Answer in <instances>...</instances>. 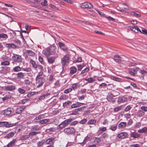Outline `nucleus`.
<instances>
[{
    "instance_id": "nucleus-46",
    "label": "nucleus",
    "mask_w": 147,
    "mask_h": 147,
    "mask_svg": "<svg viewBox=\"0 0 147 147\" xmlns=\"http://www.w3.org/2000/svg\"><path fill=\"white\" fill-rule=\"evenodd\" d=\"M122 108V106L121 105L117 107H115L114 109V112H117L121 110Z\"/></svg>"
},
{
    "instance_id": "nucleus-8",
    "label": "nucleus",
    "mask_w": 147,
    "mask_h": 147,
    "mask_svg": "<svg viewBox=\"0 0 147 147\" xmlns=\"http://www.w3.org/2000/svg\"><path fill=\"white\" fill-rule=\"evenodd\" d=\"M81 6L83 8L92 9L93 8V5L90 3L86 2H84L81 5Z\"/></svg>"
},
{
    "instance_id": "nucleus-49",
    "label": "nucleus",
    "mask_w": 147,
    "mask_h": 147,
    "mask_svg": "<svg viewBox=\"0 0 147 147\" xmlns=\"http://www.w3.org/2000/svg\"><path fill=\"white\" fill-rule=\"evenodd\" d=\"M89 70V68L88 67H86L84 69L82 70L81 73V74H84L86 73Z\"/></svg>"
},
{
    "instance_id": "nucleus-30",
    "label": "nucleus",
    "mask_w": 147,
    "mask_h": 147,
    "mask_svg": "<svg viewBox=\"0 0 147 147\" xmlns=\"http://www.w3.org/2000/svg\"><path fill=\"white\" fill-rule=\"evenodd\" d=\"M16 140L15 139H13L10 142L8 143L7 145V147H12L14 145V143Z\"/></svg>"
},
{
    "instance_id": "nucleus-62",
    "label": "nucleus",
    "mask_w": 147,
    "mask_h": 147,
    "mask_svg": "<svg viewBox=\"0 0 147 147\" xmlns=\"http://www.w3.org/2000/svg\"><path fill=\"white\" fill-rule=\"evenodd\" d=\"M87 120L86 119H83L81 120L80 121V123L81 124H84L87 121Z\"/></svg>"
},
{
    "instance_id": "nucleus-9",
    "label": "nucleus",
    "mask_w": 147,
    "mask_h": 147,
    "mask_svg": "<svg viewBox=\"0 0 147 147\" xmlns=\"http://www.w3.org/2000/svg\"><path fill=\"white\" fill-rule=\"evenodd\" d=\"M115 92L116 93L115 95H114L112 93H110L107 96V99L109 101H111L112 99H113L114 98L119 94V92L115 91Z\"/></svg>"
},
{
    "instance_id": "nucleus-40",
    "label": "nucleus",
    "mask_w": 147,
    "mask_h": 147,
    "mask_svg": "<svg viewBox=\"0 0 147 147\" xmlns=\"http://www.w3.org/2000/svg\"><path fill=\"white\" fill-rule=\"evenodd\" d=\"M8 37V36L6 34L3 33L0 34V38H3L4 39V40L7 39Z\"/></svg>"
},
{
    "instance_id": "nucleus-29",
    "label": "nucleus",
    "mask_w": 147,
    "mask_h": 147,
    "mask_svg": "<svg viewBox=\"0 0 147 147\" xmlns=\"http://www.w3.org/2000/svg\"><path fill=\"white\" fill-rule=\"evenodd\" d=\"M50 94L49 93H47L46 94H43L42 95L40 96L38 98V99L40 100H42L44 99L45 97L47 96H48Z\"/></svg>"
},
{
    "instance_id": "nucleus-13",
    "label": "nucleus",
    "mask_w": 147,
    "mask_h": 147,
    "mask_svg": "<svg viewBox=\"0 0 147 147\" xmlns=\"http://www.w3.org/2000/svg\"><path fill=\"white\" fill-rule=\"evenodd\" d=\"M45 142L47 144L53 145L55 141V139L53 138H49L45 140Z\"/></svg>"
},
{
    "instance_id": "nucleus-21",
    "label": "nucleus",
    "mask_w": 147,
    "mask_h": 147,
    "mask_svg": "<svg viewBox=\"0 0 147 147\" xmlns=\"http://www.w3.org/2000/svg\"><path fill=\"white\" fill-rule=\"evenodd\" d=\"M127 124L125 122H122L118 125V127L119 129H123L127 126Z\"/></svg>"
},
{
    "instance_id": "nucleus-22",
    "label": "nucleus",
    "mask_w": 147,
    "mask_h": 147,
    "mask_svg": "<svg viewBox=\"0 0 147 147\" xmlns=\"http://www.w3.org/2000/svg\"><path fill=\"white\" fill-rule=\"evenodd\" d=\"M121 57L118 55H115L114 57V60L117 63L121 62Z\"/></svg>"
},
{
    "instance_id": "nucleus-48",
    "label": "nucleus",
    "mask_w": 147,
    "mask_h": 147,
    "mask_svg": "<svg viewBox=\"0 0 147 147\" xmlns=\"http://www.w3.org/2000/svg\"><path fill=\"white\" fill-rule=\"evenodd\" d=\"M18 90L21 94H24L26 92V91L24 90L21 88H19Z\"/></svg>"
},
{
    "instance_id": "nucleus-12",
    "label": "nucleus",
    "mask_w": 147,
    "mask_h": 147,
    "mask_svg": "<svg viewBox=\"0 0 147 147\" xmlns=\"http://www.w3.org/2000/svg\"><path fill=\"white\" fill-rule=\"evenodd\" d=\"M127 100V98L124 96L119 97L118 98L117 101V102L119 104L120 103H123L124 102L126 101Z\"/></svg>"
},
{
    "instance_id": "nucleus-6",
    "label": "nucleus",
    "mask_w": 147,
    "mask_h": 147,
    "mask_svg": "<svg viewBox=\"0 0 147 147\" xmlns=\"http://www.w3.org/2000/svg\"><path fill=\"white\" fill-rule=\"evenodd\" d=\"M49 47L52 55H57V53L58 52V50L55 46L54 45H53Z\"/></svg>"
},
{
    "instance_id": "nucleus-47",
    "label": "nucleus",
    "mask_w": 147,
    "mask_h": 147,
    "mask_svg": "<svg viewBox=\"0 0 147 147\" xmlns=\"http://www.w3.org/2000/svg\"><path fill=\"white\" fill-rule=\"evenodd\" d=\"M39 133H38L37 131H33L32 132H30L29 134V135L30 136H35L36 135H37V134H38Z\"/></svg>"
},
{
    "instance_id": "nucleus-26",
    "label": "nucleus",
    "mask_w": 147,
    "mask_h": 147,
    "mask_svg": "<svg viewBox=\"0 0 147 147\" xmlns=\"http://www.w3.org/2000/svg\"><path fill=\"white\" fill-rule=\"evenodd\" d=\"M117 129V125H113L110 126L109 127V129L111 130L112 131H115Z\"/></svg>"
},
{
    "instance_id": "nucleus-38",
    "label": "nucleus",
    "mask_w": 147,
    "mask_h": 147,
    "mask_svg": "<svg viewBox=\"0 0 147 147\" xmlns=\"http://www.w3.org/2000/svg\"><path fill=\"white\" fill-rule=\"evenodd\" d=\"M137 114L139 117H142L144 115V113L142 110H140L138 111L137 112Z\"/></svg>"
},
{
    "instance_id": "nucleus-41",
    "label": "nucleus",
    "mask_w": 147,
    "mask_h": 147,
    "mask_svg": "<svg viewBox=\"0 0 147 147\" xmlns=\"http://www.w3.org/2000/svg\"><path fill=\"white\" fill-rule=\"evenodd\" d=\"M39 92H33L28 93L27 94V96L30 97L31 96L36 94H38Z\"/></svg>"
},
{
    "instance_id": "nucleus-51",
    "label": "nucleus",
    "mask_w": 147,
    "mask_h": 147,
    "mask_svg": "<svg viewBox=\"0 0 147 147\" xmlns=\"http://www.w3.org/2000/svg\"><path fill=\"white\" fill-rule=\"evenodd\" d=\"M78 123V122L77 121H71L69 124L70 126H74L77 124Z\"/></svg>"
},
{
    "instance_id": "nucleus-59",
    "label": "nucleus",
    "mask_w": 147,
    "mask_h": 147,
    "mask_svg": "<svg viewBox=\"0 0 147 147\" xmlns=\"http://www.w3.org/2000/svg\"><path fill=\"white\" fill-rule=\"evenodd\" d=\"M72 90V89L71 88H69L66 89L64 91V93H68L69 92H71Z\"/></svg>"
},
{
    "instance_id": "nucleus-19",
    "label": "nucleus",
    "mask_w": 147,
    "mask_h": 147,
    "mask_svg": "<svg viewBox=\"0 0 147 147\" xmlns=\"http://www.w3.org/2000/svg\"><path fill=\"white\" fill-rule=\"evenodd\" d=\"M43 54L47 56L52 55L49 47L46 48L43 51Z\"/></svg>"
},
{
    "instance_id": "nucleus-43",
    "label": "nucleus",
    "mask_w": 147,
    "mask_h": 147,
    "mask_svg": "<svg viewBox=\"0 0 147 147\" xmlns=\"http://www.w3.org/2000/svg\"><path fill=\"white\" fill-rule=\"evenodd\" d=\"M111 79L117 82H120L121 80V78H117L114 76H111Z\"/></svg>"
},
{
    "instance_id": "nucleus-39",
    "label": "nucleus",
    "mask_w": 147,
    "mask_h": 147,
    "mask_svg": "<svg viewBox=\"0 0 147 147\" xmlns=\"http://www.w3.org/2000/svg\"><path fill=\"white\" fill-rule=\"evenodd\" d=\"M96 122L95 119H90L89 120L87 123L88 124L92 125L94 124Z\"/></svg>"
},
{
    "instance_id": "nucleus-5",
    "label": "nucleus",
    "mask_w": 147,
    "mask_h": 147,
    "mask_svg": "<svg viewBox=\"0 0 147 147\" xmlns=\"http://www.w3.org/2000/svg\"><path fill=\"white\" fill-rule=\"evenodd\" d=\"M69 57L68 55H66L61 59V63L63 66H64L68 63Z\"/></svg>"
},
{
    "instance_id": "nucleus-28",
    "label": "nucleus",
    "mask_w": 147,
    "mask_h": 147,
    "mask_svg": "<svg viewBox=\"0 0 147 147\" xmlns=\"http://www.w3.org/2000/svg\"><path fill=\"white\" fill-rule=\"evenodd\" d=\"M81 106L80 102H77L73 104L71 106V107L72 108H74L77 107H80Z\"/></svg>"
},
{
    "instance_id": "nucleus-64",
    "label": "nucleus",
    "mask_w": 147,
    "mask_h": 147,
    "mask_svg": "<svg viewBox=\"0 0 147 147\" xmlns=\"http://www.w3.org/2000/svg\"><path fill=\"white\" fill-rule=\"evenodd\" d=\"M95 141L97 143H99L101 141V139L100 138L98 137H95Z\"/></svg>"
},
{
    "instance_id": "nucleus-11",
    "label": "nucleus",
    "mask_w": 147,
    "mask_h": 147,
    "mask_svg": "<svg viewBox=\"0 0 147 147\" xmlns=\"http://www.w3.org/2000/svg\"><path fill=\"white\" fill-rule=\"evenodd\" d=\"M13 109L12 108H8L4 110V115H10L13 112Z\"/></svg>"
},
{
    "instance_id": "nucleus-56",
    "label": "nucleus",
    "mask_w": 147,
    "mask_h": 147,
    "mask_svg": "<svg viewBox=\"0 0 147 147\" xmlns=\"http://www.w3.org/2000/svg\"><path fill=\"white\" fill-rule=\"evenodd\" d=\"M41 4L44 6H47L48 5L47 4V1L46 0H44V1H42L41 2Z\"/></svg>"
},
{
    "instance_id": "nucleus-10",
    "label": "nucleus",
    "mask_w": 147,
    "mask_h": 147,
    "mask_svg": "<svg viewBox=\"0 0 147 147\" xmlns=\"http://www.w3.org/2000/svg\"><path fill=\"white\" fill-rule=\"evenodd\" d=\"M57 57V55L55 56H51L49 57H47V60L48 63L49 64H52L53 63L55 62V59Z\"/></svg>"
},
{
    "instance_id": "nucleus-42",
    "label": "nucleus",
    "mask_w": 147,
    "mask_h": 147,
    "mask_svg": "<svg viewBox=\"0 0 147 147\" xmlns=\"http://www.w3.org/2000/svg\"><path fill=\"white\" fill-rule=\"evenodd\" d=\"M45 140H42L41 141L38 142L37 143V146H40L43 145L45 143Z\"/></svg>"
},
{
    "instance_id": "nucleus-18",
    "label": "nucleus",
    "mask_w": 147,
    "mask_h": 147,
    "mask_svg": "<svg viewBox=\"0 0 147 147\" xmlns=\"http://www.w3.org/2000/svg\"><path fill=\"white\" fill-rule=\"evenodd\" d=\"M69 70V73L73 75L76 72L77 69L76 67L72 66L70 67Z\"/></svg>"
},
{
    "instance_id": "nucleus-31",
    "label": "nucleus",
    "mask_w": 147,
    "mask_h": 147,
    "mask_svg": "<svg viewBox=\"0 0 147 147\" xmlns=\"http://www.w3.org/2000/svg\"><path fill=\"white\" fill-rule=\"evenodd\" d=\"M85 81H87V83L86 84H87L88 83H92L94 81V79L92 78H86L85 79Z\"/></svg>"
},
{
    "instance_id": "nucleus-24",
    "label": "nucleus",
    "mask_w": 147,
    "mask_h": 147,
    "mask_svg": "<svg viewBox=\"0 0 147 147\" xmlns=\"http://www.w3.org/2000/svg\"><path fill=\"white\" fill-rule=\"evenodd\" d=\"M17 78L19 79H24L25 76L24 74L22 72L18 73L17 74Z\"/></svg>"
},
{
    "instance_id": "nucleus-23",
    "label": "nucleus",
    "mask_w": 147,
    "mask_h": 147,
    "mask_svg": "<svg viewBox=\"0 0 147 147\" xmlns=\"http://www.w3.org/2000/svg\"><path fill=\"white\" fill-rule=\"evenodd\" d=\"M130 28L132 31H134L136 33L138 32V31H139L140 30L138 26H130Z\"/></svg>"
},
{
    "instance_id": "nucleus-14",
    "label": "nucleus",
    "mask_w": 147,
    "mask_h": 147,
    "mask_svg": "<svg viewBox=\"0 0 147 147\" xmlns=\"http://www.w3.org/2000/svg\"><path fill=\"white\" fill-rule=\"evenodd\" d=\"M128 137V134L126 132H121L117 135V137L120 139L127 138Z\"/></svg>"
},
{
    "instance_id": "nucleus-34",
    "label": "nucleus",
    "mask_w": 147,
    "mask_h": 147,
    "mask_svg": "<svg viewBox=\"0 0 147 147\" xmlns=\"http://www.w3.org/2000/svg\"><path fill=\"white\" fill-rule=\"evenodd\" d=\"M26 53L28 54V55L31 56H33L34 55V53L33 51L30 50H26Z\"/></svg>"
},
{
    "instance_id": "nucleus-36",
    "label": "nucleus",
    "mask_w": 147,
    "mask_h": 147,
    "mask_svg": "<svg viewBox=\"0 0 147 147\" xmlns=\"http://www.w3.org/2000/svg\"><path fill=\"white\" fill-rule=\"evenodd\" d=\"M147 131V127H144L142 129H140L138 131V132L140 133H144Z\"/></svg>"
},
{
    "instance_id": "nucleus-35",
    "label": "nucleus",
    "mask_w": 147,
    "mask_h": 147,
    "mask_svg": "<svg viewBox=\"0 0 147 147\" xmlns=\"http://www.w3.org/2000/svg\"><path fill=\"white\" fill-rule=\"evenodd\" d=\"M30 63H31L33 67L35 68L36 69L37 67V65L36 63L32 59H31L30 60Z\"/></svg>"
},
{
    "instance_id": "nucleus-45",
    "label": "nucleus",
    "mask_w": 147,
    "mask_h": 147,
    "mask_svg": "<svg viewBox=\"0 0 147 147\" xmlns=\"http://www.w3.org/2000/svg\"><path fill=\"white\" fill-rule=\"evenodd\" d=\"M84 67V65L83 64L77 65V67L78 68V70L79 71H81Z\"/></svg>"
},
{
    "instance_id": "nucleus-7",
    "label": "nucleus",
    "mask_w": 147,
    "mask_h": 147,
    "mask_svg": "<svg viewBox=\"0 0 147 147\" xmlns=\"http://www.w3.org/2000/svg\"><path fill=\"white\" fill-rule=\"evenodd\" d=\"M16 125V123H9L7 121H3L0 122V127L5 126L7 127H11Z\"/></svg>"
},
{
    "instance_id": "nucleus-60",
    "label": "nucleus",
    "mask_w": 147,
    "mask_h": 147,
    "mask_svg": "<svg viewBox=\"0 0 147 147\" xmlns=\"http://www.w3.org/2000/svg\"><path fill=\"white\" fill-rule=\"evenodd\" d=\"M23 70L27 72H30L32 71L30 67L24 68L23 69Z\"/></svg>"
},
{
    "instance_id": "nucleus-27",
    "label": "nucleus",
    "mask_w": 147,
    "mask_h": 147,
    "mask_svg": "<svg viewBox=\"0 0 147 147\" xmlns=\"http://www.w3.org/2000/svg\"><path fill=\"white\" fill-rule=\"evenodd\" d=\"M5 46L6 47L8 48H15L16 47V45H15L14 44L12 43L6 44L5 45Z\"/></svg>"
},
{
    "instance_id": "nucleus-2",
    "label": "nucleus",
    "mask_w": 147,
    "mask_h": 147,
    "mask_svg": "<svg viewBox=\"0 0 147 147\" xmlns=\"http://www.w3.org/2000/svg\"><path fill=\"white\" fill-rule=\"evenodd\" d=\"M12 59L13 61L18 63H21L22 62V56L18 55L13 54L12 57Z\"/></svg>"
},
{
    "instance_id": "nucleus-52",
    "label": "nucleus",
    "mask_w": 147,
    "mask_h": 147,
    "mask_svg": "<svg viewBox=\"0 0 147 147\" xmlns=\"http://www.w3.org/2000/svg\"><path fill=\"white\" fill-rule=\"evenodd\" d=\"M10 64L9 62L7 61H5L4 62H2L1 65H8Z\"/></svg>"
},
{
    "instance_id": "nucleus-55",
    "label": "nucleus",
    "mask_w": 147,
    "mask_h": 147,
    "mask_svg": "<svg viewBox=\"0 0 147 147\" xmlns=\"http://www.w3.org/2000/svg\"><path fill=\"white\" fill-rule=\"evenodd\" d=\"M131 14L134 15V16L138 18L141 16V15L137 13H135L134 11H132L131 12Z\"/></svg>"
},
{
    "instance_id": "nucleus-58",
    "label": "nucleus",
    "mask_w": 147,
    "mask_h": 147,
    "mask_svg": "<svg viewBox=\"0 0 147 147\" xmlns=\"http://www.w3.org/2000/svg\"><path fill=\"white\" fill-rule=\"evenodd\" d=\"M44 117V116L43 115H40L38 116L37 117H36L35 119V120H39L41 119H42Z\"/></svg>"
},
{
    "instance_id": "nucleus-3",
    "label": "nucleus",
    "mask_w": 147,
    "mask_h": 147,
    "mask_svg": "<svg viewBox=\"0 0 147 147\" xmlns=\"http://www.w3.org/2000/svg\"><path fill=\"white\" fill-rule=\"evenodd\" d=\"M45 78H36V84L37 85V87L39 88L42 86L45 81Z\"/></svg>"
},
{
    "instance_id": "nucleus-37",
    "label": "nucleus",
    "mask_w": 147,
    "mask_h": 147,
    "mask_svg": "<svg viewBox=\"0 0 147 147\" xmlns=\"http://www.w3.org/2000/svg\"><path fill=\"white\" fill-rule=\"evenodd\" d=\"M49 121V119H44L42 120H40L39 122L41 124H44Z\"/></svg>"
},
{
    "instance_id": "nucleus-53",
    "label": "nucleus",
    "mask_w": 147,
    "mask_h": 147,
    "mask_svg": "<svg viewBox=\"0 0 147 147\" xmlns=\"http://www.w3.org/2000/svg\"><path fill=\"white\" fill-rule=\"evenodd\" d=\"M88 138V136H87L86 137L84 138V140H83V141L81 142H79V143L81 145L83 146L84 144L86 142V141L87 140V138Z\"/></svg>"
},
{
    "instance_id": "nucleus-15",
    "label": "nucleus",
    "mask_w": 147,
    "mask_h": 147,
    "mask_svg": "<svg viewBox=\"0 0 147 147\" xmlns=\"http://www.w3.org/2000/svg\"><path fill=\"white\" fill-rule=\"evenodd\" d=\"M26 106L23 105L21 107L17 108L16 110V113L18 114L21 113L26 108Z\"/></svg>"
},
{
    "instance_id": "nucleus-16",
    "label": "nucleus",
    "mask_w": 147,
    "mask_h": 147,
    "mask_svg": "<svg viewBox=\"0 0 147 147\" xmlns=\"http://www.w3.org/2000/svg\"><path fill=\"white\" fill-rule=\"evenodd\" d=\"M5 89L7 90L12 91L16 89V87L13 85H9L5 87Z\"/></svg>"
},
{
    "instance_id": "nucleus-17",
    "label": "nucleus",
    "mask_w": 147,
    "mask_h": 147,
    "mask_svg": "<svg viewBox=\"0 0 147 147\" xmlns=\"http://www.w3.org/2000/svg\"><path fill=\"white\" fill-rule=\"evenodd\" d=\"M41 127L38 125H35L31 127V130L32 131H37L40 130Z\"/></svg>"
},
{
    "instance_id": "nucleus-44",
    "label": "nucleus",
    "mask_w": 147,
    "mask_h": 147,
    "mask_svg": "<svg viewBox=\"0 0 147 147\" xmlns=\"http://www.w3.org/2000/svg\"><path fill=\"white\" fill-rule=\"evenodd\" d=\"M101 137L102 138L105 139L109 137V135L106 132L104 133L101 135Z\"/></svg>"
},
{
    "instance_id": "nucleus-1",
    "label": "nucleus",
    "mask_w": 147,
    "mask_h": 147,
    "mask_svg": "<svg viewBox=\"0 0 147 147\" xmlns=\"http://www.w3.org/2000/svg\"><path fill=\"white\" fill-rule=\"evenodd\" d=\"M74 119L72 118H69L64 121L59 125V127L60 129L65 128L69 124L70 122L73 121Z\"/></svg>"
},
{
    "instance_id": "nucleus-33",
    "label": "nucleus",
    "mask_w": 147,
    "mask_h": 147,
    "mask_svg": "<svg viewBox=\"0 0 147 147\" xmlns=\"http://www.w3.org/2000/svg\"><path fill=\"white\" fill-rule=\"evenodd\" d=\"M129 74L132 76H134L136 73V71L134 68L131 69L129 72Z\"/></svg>"
},
{
    "instance_id": "nucleus-32",
    "label": "nucleus",
    "mask_w": 147,
    "mask_h": 147,
    "mask_svg": "<svg viewBox=\"0 0 147 147\" xmlns=\"http://www.w3.org/2000/svg\"><path fill=\"white\" fill-rule=\"evenodd\" d=\"M21 68L19 66H16L14 67L13 68V70L15 72H18L21 71Z\"/></svg>"
},
{
    "instance_id": "nucleus-25",
    "label": "nucleus",
    "mask_w": 147,
    "mask_h": 147,
    "mask_svg": "<svg viewBox=\"0 0 147 147\" xmlns=\"http://www.w3.org/2000/svg\"><path fill=\"white\" fill-rule=\"evenodd\" d=\"M15 133L13 132H11L10 133L7 134L5 138H12L15 135Z\"/></svg>"
},
{
    "instance_id": "nucleus-50",
    "label": "nucleus",
    "mask_w": 147,
    "mask_h": 147,
    "mask_svg": "<svg viewBox=\"0 0 147 147\" xmlns=\"http://www.w3.org/2000/svg\"><path fill=\"white\" fill-rule=\"evenodd\" d=\"M43 72L42 71H40L38 72L36 78H43V77H40L43 74Z\"/></svg>"
},
{
    "instance_id": "nucleus-4",
    "label": "nucleus",
    "mask_w": 147,
    "mask_h": 147,
    "mask_svg": "<svg viewBox=\"0 0 147 147\" xmlns=\"http://www.w3.org/2000/svg\"><path fill=\"white\" fill-rule=\"evenodd\" d=\"M63 132L67 135H71L75 133V129L72 127H67L64 129Z\"/></svg>"
},
{
    "instance_id": "nucleus-54",
    "label": "nucleus",
    "mask_w": 147,
    "mask_h": 147,
    "mask_svg": "<svg viewBox=\"0 0 147 147\" xmlns=\"http://www.w3.org/2000/svg\"><path fill=\"white\" fill-rule=\"evenodd\" d=\"M139 32H140L141 33L145 34H147V30H146L145 28H144L142 30V31H141L140 30H139Z\"/></svg>"
},
{
    "instance_id": "nucleus-20",
    "label": "nucleus",
    "mask_w": 147,
    "mask_h": 147,
    "mask_svg": "<svg viewBox=\"0 0 147 147\" xmlns=\"http://www.w3.org/2000/svg\"><path fill=\"white\" fill-rule=\"evenodd\" d=\"M130 136L134 138H137L140 136V134L135 132H130Z\"/></svg>"
},
{
    "instance_id": "nucleus-63",
    "label": "nucleus",
    "mask_w": 147,
    "mask_h": 147,
    "mask_svg": "<svg viewBox=\"0 0 147 147\" xmlns=\"http://www.w3.org/2000/svg\"><path fill=\"white\" fill-rule=\"evenodd\" d=\"M131 108V107L130 105H128L125 109L124 111H127L130 110Z\"/></svg>"
},
{
    "instance_id": "nucleus-61",
    "label": "nucleus",
    "mask_w": 147,
    "mask_h": 147,
    "mask_svg": "<svg viewBox=\"0 0 147 147\" xmlns=\"http://www.w3.org/2000/svg\"><path fill=\"white\" fill-rule=\"evenodd\" d=\"M106 127H100L99 128V131H105L107 130Z\"/></svg>"
},
{
    "instance_id": "nucleus-57",
    "label": "nucleus",
    "mask_w": 147,
    "mask_h": 147,
    "mask_svg": "<svg viewBox=\"0 0 147 147\" xmlns=\"http://www.w3.org/2000/svg\"><path fill=\"white\" fill-rule=\"evenodd\" d=\"M71 103H72V102L71 101H68L65 102H64V103H63V106L64 107L66 106L67 105H68L70 104H71Z\"/></svg>"
}]
</instances>
